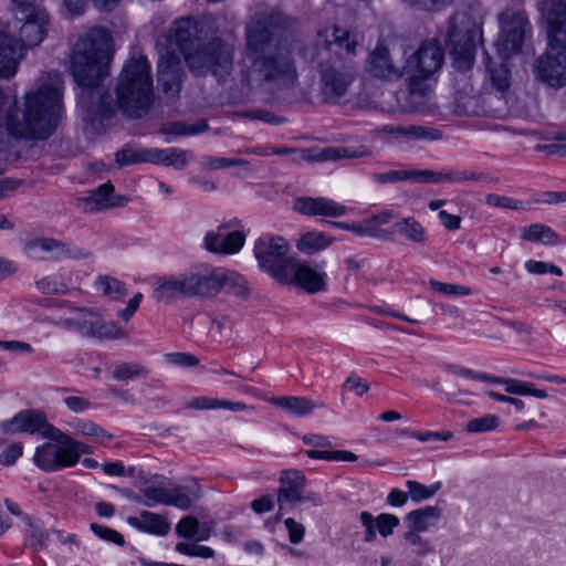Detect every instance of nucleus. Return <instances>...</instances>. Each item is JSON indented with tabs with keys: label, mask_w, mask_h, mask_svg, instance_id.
<instances>
[{
	"label": "nucleus",
	"mask_w": 566,
	"mask_h": 566,
	"mask_svg": "<svg viewBox=\"0 0 566 566\" xmlns=\"http://www.w3.org/2000/svg\"><path fill=\"white\" fill-rule=\"evenodd\" d=\"M50 442L39 446L33 455L34 464L45 472H55L72 467L71 436L54 428L45 437Z\"/></svg>",
	"instance_id": "f8f14e48"
},
{
	"label": "nucleus",
	"mask_w": 566,
	"mask_h": 566,
	"mask_svg": "<svg viewBox=\"0 0 566 566\" xmlns=\"http://www.w3.org/2000/svg\"><path fill=\"white\" fill-rule=\"evenodd\" d=\"M23 446L20 442L13 443L0 453L1 465H12L22 455Z\"/></svg>",
	"instance_id": "e2e57ef3"
},
{
	"label": "nucleus",
	"mask_w": 566,
	"mask_h": 566,
	"mask_svg": "<svg viewBox=\"0 0 566 566\" xmlns=\"http://www.w3.org/2000/svg\"><path fill=\"white\" fill-rule=\"evenodd\" d=\"M280 486L277 489L279 512L276 521H280L284 512L294 509L302 503V493L306 488L305 474L296 469L283 470L279 478Z\"/></svg>",
	"instance_id": "f3484780"
},
{
	"label": "nucleus",
	"mask_w": 566,
	"mask_h": 566,
	"mask_svg": "<svg viewBox=\"0 0 566 566\" xmlns=\"http://www.w3.org/2000/svg\"><path fill=\"white\" fill-rule=\"evenodd\" d=\"M548 46L534 64L535 77L549 87L566 85V0H545L541 7Z\"/></svg>",
	"instance_id": "423d86ee"
},
{
	"label": "nucleus",
	"mask_w": 566,
	"mask_h": 566,
	"mask_svg": "<svg viewBox=\"0 0 566 566\" xmlns=\"http://www.w3.org/2000/svg\"><path fill=\"white\" fill-rule=\"evenodd\" d=\"M483 174L460 169L448 171L415 170V182H462L483 180Z\"/></svg>",
	"instance_id": "393cba45"
},
{
	"label": "nucleus",
	"mask_w": 566,
	"mask_h": 566,
	"mask_svg": "<svg viewBox=\"0 0 566 566\" xmlns=\"http://www.w3.org/2000/svg\"><path fill=\"white\" fill-rule=\"evenodd\" d=\"M444 61V52L436 40L423 41L406 62L408 90L411 95L423 96L428 92L426 81L438 72Z\"/></svg>",
	"instance_id": "0eeeda50"
},
{
	"label": "nucleus",
	"mask_w": 566,
	"mask_h": 566,
	"mask_svg": "<svg viewBox=\"0 0 566 566\" xmlns=\"http://www.w3.org/2000/svg\"><path fill=\"white\" fill-rule=\"evenodd\" d=\"M500 33L496 48L506 60L521 51L525 34L530 30V21L522 10L507 9L499 15Z\"/></svg>",
	"instance_id": "ddd939ff"
},
{
	"label": "nucleus",
	"mask_w": 566,
	"mask_h": 566,
	"mask_svg": "<svg viewBox=\"0 0 566 566\" xmlns=\"http://www.w3.org/2000/svg\"><path fill=\"white\" fill-rule=\"evenodd\" d=\"M319 42L323 43L327 51L339 54L340 50H345L347 54L355 55L356 41L350 39L349 32L337 27L325 29L318 32Z\"/></svg>",
	"instance_id": "a878e982"
},
{
	"label": "nucleus",
	"mask_w": 566,
	"mask_h": 566,
	"mask_svg": "<svg viewBox=\"0 0 566 566\" xmlns=\"http://www.w3.org/2000/svg\"><path fill=\"white\" fill-rule=\"evenodd\" d=\"M420 532L408 531L403 534L405 541L415 547L413 554L417 556H424L432 552L430 542L419 535Z\"/></svg>",
	"instance_id": "864d4df0"
},
{
	"label": "nucleus",
	"mask_w": 566,
	"mask_h": 566,
	"mask_svg": "<svg viewBox=\"0 0 566 566\" xmlns=\"http://www.w3.org/2000/svg\"><path fill=\"white\" fill-rule=\"evenodd\" d=\"M208 129L206 120H200L196 124H187L185 122L168 123L163 127V133L166 135L175 136H192L203 133Z\"/></svg>",
	"instance_id": "a18cd8bd"
},
{
	"label": "nucleus",
	"mask_w": 566,
	"mask_h": 566,
	"mask_svg": "<svg viewBox=\"0 0 566 566\" xmlns=\"http://www.w3.org/2000/svg\"><path fill=\"white\" fill-rule=\"evenodd\" d=\"M366 69L371 76L382 80L392 81L402 75L400 69L392 63L389 51L381 45L370 53Z\"/></svg>",
	"instance_id": "b1692460"
},
{
	"label": "nucleus",
	"mask_w": 566,
	"mask_h": 566,
	"mask_svg": "<svg viewBox=\"0 0 566 566\" xmlns=\"http://www.w3.org/2000/svg\"><path fill=\"white\" fill-rule=\"evenodd\" d=\"M63 90V81L56 73L41 80L36 88L24 94L22 107L8 112L6 127L9 134L30 140L49 138L61 120Z\"/></svg>",
	"instance_id": "7ed1b4c3"
},
{
	"label": "nucleus",
	"mask_w": 566,
	"mask_h": 566,
	"mask_svg": "<svg viewBox=\"0 0 566 566\" xmlns=\"http://www.w3.org/2000/svg\"><path fill=\"white\" fill-rule=\"evenodd\" d=\"M200 496V488L198 484L188 488L184 485H175L168 489L169 505L180 510H187Z\"/></svg>",
	"instance_id": "e433bc0d"
},
{
	"label": "nucleus",
	"mask_w": 566,
	"mask_h": 566,
	"mask_svg": "<svg viewBox=\"0 0 566 566\" xmlns=\"http://www.w3.org/2000/svg\"><path fill=\"white\" fill-rule=\"evenodd\" d=\"M284 525L289 534V541L292 544L296 545L303 542L305 536V526L302 523L292 517H289L284 521Z\"/></svg>",
	"instance_id": "052dcab7"
},
{
	"label": "nucleus",
	"mask_w": 566,
	"mask_h": 566,
	"mask_svg": "<svg viewBox=\"0 0 566 566\" xmlns=\"http://www.w3.org/2000/svg\"><path fill=\"white\" fill-rule=\"evenodd\" d=\"M270 402L295 417H304L310 415L316 408L325 407L322 401H314L306 397L295 396L272 398Z\"/></svg>",
	"instance_id": "c756f323"
},
{
	"label": "nucleus",
	"mask_w": 566,
	"mask_h": 566,
	"mask_svg": "<svg viewBox=\"0 0 566 566\" xmlns=\"http://www.w3.org/2000/svg\"><path fill=\"white\" fill-rule=\"evenodd\" d=\"M358 155L344 147H329L322 150L319 155L321 160H337L342 158H354Z\"/></svg>",
	"instance_id": "69168bd1"
},
{
	"label": "nucleus",
	"mask_w": 566,
	"mask_h": 566,
	"mask_svg": "<svg viewBox=\"0 0 566 566\" xmlns=\"http://www.w3.org/2000/svg\"><path fill=\"white\" fill-rule=\"evenodd\" d=\"M403 2L416 7L421 10L432 11L439 10L448 4H451L453 0H402Z\"/></svg>",
	"instance_id": "338daca9"
},
{
	"label": "nucleus",
	"mask_w": 566,
	"mask_h": 566,
	"mask_svg": "<svg viewBox=\"0 0 566 566\" xmlns=\"http://www.w3.org/2000/svg\"><path fill=\"white\" fill-rule=\"evenodd\" d=\"M522 238L532 242L556 245L560 242L559 235L549 227L542 223H534L524 228Z\"/></svg>",
	"instance_id": "4c0bfd02"
},
{
	"label": "nucleus",
	"mask_w": 566,
	"mask_h": 566,
	"mask_svg": "<svg viewBox=\"0 0 566 566\" xmlns=\"http://www.w3.org/2000/svg\"><path fill=\"white\" fill-rule=\"evenodd\" d=\"M220 291H226L238 297H248L250 294L247 279L237 272L224 269L210 272V296L217 295Z\"/></svg>",
	"instance_id": "4be33fe9"
},
{
	"label": "nucleus",
	"mask_w": 566,
	"mask_h": 566,
	"mask_svg": "<svg viewBox=\"0 0 566 566\" xmlns=\"http://www.w3.org/2000/svg\"><path fill=\"white\" fill-rule=\"evenodd\" d=\"M126 521L138 531L159 536L166 535L170 530L165 517L149 511H142L138 516H128Z\"/></svg>",
	"instance_id": "cd10ccee"
},
{
	"label": "nucleus",
	"mask_w": 566,
	"mask_h": 566,
	"mask_svg": "<svg viewBox=\"0 0 566 566\" xmlns=\"http://www.w3.org/2000/svg\"><path fill=\"white\" fill-rule=\"evenodd\" d=\"M429 285L433 291L446 295H469L471 293L470 289L463 285L443 283L437 280H430Z\"/></svg>",
	"instance_id": "13d9d810"
},
{
	"label": "nucleus",
	"mask_w": 566,
	"mask_h": 566,
	"mask_svg": "<svg viewBox=\"0 0 566 566\" xmlns=\"http://www.w3.org/2000/svg\"><path fill=\"white\" fill-rule=\"evenodd\" d=\"M56 325L76 331L85 337L98 339H115L123 337L122 329L114 322L104 321L97 313L90 308H75L71 316L60 318Z\"/></svg>",
	"instance_id": "9d476101"
},
{
	"label": "nucleus",
	"mask_w": 566,
	"mask_h": 566,
	"mask_svg": "<svg viewBox=\"0 0 566 566\" xmlns=\"http://www.w3.org/2000/svg\"><path fill=\"white\" fill-rule=\"evenodd\" d=\"M35 286L43 294H64L70 289V282L62 274L54 273L38 280Z\"/></svg>",
	"instance_id": "a19ab883"
},
{
	"label": "nucleus",
	"mask_w": 566,
	"mask_h": 566,
	"mask_svg": "<svg viewBox=\"0 0 566 566\" xmlns=\"http://www.w3.org/2000/svg\"><path fill=\"white\" fill-rule=\"evenodd\" d=\"M65 406L72 411V412H83L91 408V401L84 397L78 396H69L64 398Z\"/></svg>",
	"instance_id": "774afa93"
},
{
	"label": "nucleus",
	"mask_w": 566,
	"mask_h": 566,
	"mask_svg": "<svg viewBox=\"0 0 566 566\" xmlns=\"http://www.w3.org/2000/svg\"><path fill=\"white\" fill-rule=\"evenodd\" d=\"M408 494L413 502H421L423 500L432 497L442 486L440 481L432 483L431 485H424L413 480L406 482Z\"/></svg>",
	"instance_id": "de8ad7c7"
},
{
	"label": "nucleus",
	"mask_w": 566,
	"mask_h": 566,
	"mask_svg": "<svg viewBox=\"0 0 566 566\" xmlns=\"http://www.w3.org/2000/svg\"><path fill=\"white\" fill-rule=\"evenodd\" d=\"M59 543L66 547V551L71 554H76L81 549V542L76 534H65L62 531H54Z\"/></svg>",
	"instance_id": "0e129e2a"
},
{
	"label": "nucleus",
	"mask_w": 566,
	"mask_h": 566,
	"mask_svg": "<svg viewBox=\"0 0 566 566\" xmlns=\"http://www.w3.org/2000/svg\"><path fill=\"white\" fill-rule=\"evenodd\" d=\"M441 517V510L437 506H426L411 511L407 515V522L411 531L426 532L433 527Z\"/></svg>",
	"instance_id": "473e14b6"
},
{
	"label": "nucleus",
	"mask_w": 566,
	"mask_h": 566,
	"mask_svg": "<svg viewBox=\"0 0 566 566\" xmlns=\"http://www.w3.org/2000/svg\"><path fill=\"white\" fill-rule=\"evenodd\" d=\"M485 203L490 207H499L511 210H518L524 208V202L520 200H515L513 198L506 196H500L495 193H490L485 197Z\"/></svg>",
	"instance_id": "6e6d98bb"
},
{
	"label": "nucleus",
	"mask_w": 566,
	"mask_h": 566,
	"mask_svg": "<svg viewBox=\"0 0 566 566\" xmlns=\"http://www.w3.org/2000/svg\"><path fill=\"white\" fill-rule=\"evenodd\" d=\"M319 94L323 102L337 104L346 96L354 76L340 57H329L318 67Z\"/></svg>",
	"instance_id": "9b49d317"
},
{
	"label": "nucleus",
	"mask_w": 566,
	"mask_h": 566,
	"mask_svg": "<svg viewBox=\"0 0 566 566\" xmlns=\"http://www.w3.org/2000/svg\"><path fill=\"white\" fill-rule=\"evenodd\" d=\"M505 391L510 395L532 396L538 399H546L548 397L546 390L535 388L532 382L514 378H506Z\"/></svg>",
	"instance_id": "37998d69"
},
{
	"label": "nucleus",
	"mask_w": 566,
	"mask_h": 566,
	"mask_svg": "<svg viewBox=\"0 0 566 566\" xmlns=\"http://www.w3.org/2000/svg\"><path fill=\"white\" fill-rule=\"evenodd\" d=\"M90 528L98 538L105 542L113 543L117 546H124L125 544L124 536L111 527L97 523H91Z\"/></svg>",
	"instance_id": "603ef678"
},
{
	"label": "nucleus",
	"mask_w": 566,
	"mask_h": 566,
	"mask_svg": "<svg viewBox=\"0 0 566 566\" xmlns=\"http://www.w3.org/2000/svg\"><path fill=\"white\" fill-rule=\"evenodd\" d=\"M95 287L103 295L117 301L126 295L125 285L117 279L108 275H101L95 281Z\"/></svg>",
	"instance_id": "79ce46f5"
},
{
	"label": "nucleus",
	"mask_w": 566,
	"mask_h": 566,
	"mask_svg": "<svg viewBox=\"0 0 566 566\" xmlns=\"http://www.w3.org/2000/svg\"><path fill=\"white\" fill-rule=\"evenodd\" d=\"M525 269L527 272L532 274H545V273H552L557 276H560L563 274L562 270L549 263H545L542 261H535V260H528L525 262Z\"/></svg>",
	"instance_id": "bf43d9fd"
},
{
	"label": "nucleus",
	"mask_w": 566,
	"mask_h": 566,
	"mask_svg": "<svg viewBox=\"0 0 566 566\" xmlns=\"http://www.w3.org/2000/svg\"><path fill=\"white\" fill-rule=\"evenodd\" d=\"M289 242L279 235L263 234L254 243V256L262 271L269 273L276 282L284 277V273L294 258L287 255Z\"/></svg>",
	"instance_id": "1a4fd4ad"
},
{
	"label": "nucleus",
	"mask_w": 566,
	"mask_h": 566,
	"mask_svg": "<svg viewBox=\"0 0 566 566\" xmlns=\"http://www.w3.org/2000/svg\"><path fill=\"white\" fill-rule=\"evenodd\" d=\"M294 209L305 216L339 218L346 214L347 207L327 197H304L294 201Z\"/></svg>",
	"instance_id": "412c9836"
},
{
	"label": "nucleus",
	"mask_w": 566,
	"mask_h": 566,
	"mask_svg": "<svg viewBox=\"0 0 566 566\" xmlns=\"http://www.w3.org/2000/svg\"><path fill=\"white\" fill-rule=\"evenodd\" d=\"M186 407L195 410L229 409L232 411H243L247 409L243 402L211 397H195L186 402Z\"/></svg>",
	"instance_id": "f704fd0d"
},
{
	"label": "nucleus",
	"mask_w": 566,
	"mask_h": 566,
	"mask_svg": "<svg viewBox=\"0 0 566 566\" xmlns=\"http://www.w3.org/2000/svg\"><path fill=\"white\" fill-rule=\"evenodd\" d=\"M55 427L51 424L43 411L28 409L18 412L9 420L0 423V431L3 434H40L45 438Z\"/></svg>",
	"instance_id": "dca6fc26"
},
{
	"label": "nucleus",
	"mask_w": 566,
	"mask_h": 566,
	"mask_svg": "<svg viewBox=\"0 0 566 566\" xmlns=\"http://www.w3.org/2000/svg\"><path fill=\"white\" fill-rule=\"evenodd\" d=\"M398 525L399 518L392 514L381 513L375 518V526L384 537L391 535Z\"/></svg>",
	"instance_id": "5fc2aeb1"
},
{
	"label": "nucleus",
	"mask_w": 566,
	"mask_h": 566,
	"mask_svg": "<svg viewBox=\"0 0 566 566\" xmlns=\"http://www.w3.org/2000/svg\"><path fill=\"white\" fill-rule=\"evenodd\" d=\"M187 154L186 150L178 148L122 149L116 154V161L120 166L151 163L184 168L188 163Z\"/></svg>",
	"instance_id": "4468645a"
},
{
	"label": "nucleus",
	"mask_w": 566,
	"mask_h": 566,
	"mask_svg": "<svg viewBox=\"0 0 566 566\" xmlns=\"http://www.w3.org/2000/svg\"><path fill=\"white\" fill-rule=\"evenodd\" d=\"M112 35L102 27L87 30L76 41L71 55V71L78 85L77 107L83 118L95 122L116 109L129 118H142L154 103L150 64L145 56L132 57L123 66L116 85V102L101 83L109 74Z\"/></svg>",
	"instance_id": "f257e3e1"
},
{
	"label": "nucleus",
	"mask_w": 566,
	"mask_h": 566,
	"mask_svg": "<svg viewBox=\"0 0 566 566\" xmlns=\"http://www.w3.org/2000/svg\"><path fill=\"white\" fill-rule=\"evenodd\" d=\"M500 419L495 415H485L481 418L472 419L467 424L469 432H486L499 427Z\"/></svg>",
	"instance_id": "3c124183"
},
{
	"label": "nucleus",
	"mask_w": 566,
	"mask_h": 566,
	"mask_svg": "<svg viewBox=\"0 0 566 566\" xmlns=\"http://www.w3.org/2000/svg\"><path fill=\"white\" fill-rule=\"evenodd\" d=\"M177 276L182 297L210 296V273L187 272Z\"/></svg>",
	"instance_id": "bb28decb"
},
{
	"label": "nucleus",
	"mask_w": 566,
	"mask_h": 566,
	"mask_svg": "<svg viewBox=\"0 0 566 566\" xmlns=\"http://www.w3.org/2000/svg\"><path fill=\"white\" fill-rule=\"evenodd\" d=\"M114 187L111 182L103 184L90 192L88 196L78 199L85 211H101L117 206L112 193Z\"/></svg>",
	"instance_id": "c85d7f7f"
},
{
	"label": "nucleus",
	"mask_w": 566,
	"mask_h": 566,
	"mask_svg": "<svg viewBox=\"0 0 566 566\" xmlns=\"http://www.w3.org/2000/svg\"><path fill=\"white\" fill-rule=\"evenodd\" d=\"M184 74L179 54L170 46L165 48L157 64V82L167 96L179 94Z\"/></svg>",
	"instance_id": "6ab92c4d"
},
{
	"label": "nucleus",
	"mask_w": 566,
	"mask_h": 566,
	"mask_svg": "<svg viewBox=\"0 0 566 566\" xmlns=\"http://www.w3.org/2000/svg\"><path fill=\"white\" fill-rule=\"evenodd\" d=\"M441 138V133L438 129L426 128L423 126L408 125L406 127L405 137L402 142L410 140H437Z\"/></svg>",
	"instance_id": "09e8293b"
},
{
	"label": "nucleus",
	"mask_w": 566,
	"mask_h": 566,
	"mask_svg": "<svg viewBox=\"0 0 566 566\" xmlns=\"http://www.w3.org/2000/svg\"><path fill=\"white\" fill-rule=\"evenodd\" d=\"M302 441L304 444L310 446L312 448H321L324 450H307L305 454L310 459L315 460H326V461H344V462H355L358 457L350 451L346 450H327V448L332 447V442L325 436L317 433H306L302 437Z\"/></svg>",
	"instance_id": "5701e85b"
},
{
	"label": "nucleus",
	"mask_w": 566,
	"mask_h": 566,
	"mask_svg": "<svg viewBox=\"0 0 566 566\" xmlns=\"http://www.w3.org/2000/svg\"><path fill=\"white\" fill-rule=\"evenodd\" d=\"M392 234H399L413 243H423L427 238L426 229L412 217H407L392 224L389 231Z\"/></svg>",
	"instance_id": "72a5a7b5"
},
{
	"label": "nucleus",
	"mask_w": 566,
	"mask_h": 566,
	"mask_svg": "<svg viewBox=\"0 0 566 566\" xmlns=\"http://www.w3.org/2000/svg\"><path fill=\"white\" fill-rule=\"evenodd\" d=\"M229 224H221L207 232L203 247L214 254H234L241 250L245 237L241 231H229Z\"/></svg>",
	"instance_id": "aec40b11"
},
{
	"label": "nucleus",
	"mask_w": 566,
	"mask_h": 566,
	"mask_svg": "<svg viewBox=\"0 0 566 566\" xmlns=\"http://www.w3.org/2000/svg\"><path fill=\"white\" fill-rule=\"evenodd\" d=\"M127 497L145 506L153 507L157 504L169 505L168 489L159 486H148L143 490V497L128 492Z\"/></svg>",
	"instance_id": "ea45409f"
},
{
	"label": "nucleus",
	"mask_w": 566,
	"mask_h": 566,
	"mask_svg": "<svg viewBox=\"0 0 566 566\" xmlns=\"http://www.w3.org/2000/svg\"><path fill=\"white\" fill-rule=\"evenodd\" d=\"M448 45L454 66L460 71L469 70L474 61L476 38L481 30L463 14L454 15L449 23Z\"/></svg>",
	"instance_id": "6e6552de"
},
{
	"label": "nucleus",
	"mask_w": 566,
	"mask_h": 566,
	"mask_svg": "<svg viewBox=\"0 0 566 566\" xmlns=\"http://www.w3.org/2000/svg\"><path fill=\"white\" fill-rule=\"evenodd\" d=\"M334 241V238L324 232L311 231L303 234L296 242V248L304 254H314L325 250Z\"/></svg>",
	"instance_id": "c9c22d12"
},
{
	"label": "nucleus",
	"mask_w": 566,
	"mask_h": 566,
	"mask_svg": "<svg viewBox=\"0 0 566 566\" xmlns=\"http://www.w3.org/2000/svg\"><path fill=\"white\" fill-rule=\"evenodd\" d=\"M23 523L28 527L24 545L33 552H40L48 547L50 532L44 523L35 516H23Z\"/></svg>",
	"instance_id": "7c9ffc66"
},
{
	"label": "nucleus",
	"mask_w": 566,
	"mask_h": 566,
	"mask_svg": "<svg viewBox=\"0 0 566 566\" xmlns=\"http://www.w3.org/2000/svg\"><path fill=\"white\" fill-rule=\"evenodd\" d=\"M13 13L7 30H0V78L14 76L24 51L40 44L46 34L48 14L40 6L22 2Z\"/></svg>",
	"instance_id": "39448f33"
},
{
	"label": "nucleus",
	"mask_w": 566,
	"mask_h": 566,
	"mask_svg": "<svg viewBox=\"0 0 566 566\" xmlns=\"http://www.w3.org/2000/svg\"><path fill=\"white\" fill-rule=\"evenodd\" d=\"M27 256L33 260H45L46 254L51 259L73 258L85 259L91 256L88 251L71 247L67 243L50 238H36L29 240L23 249Z\"/></svg>",
	"instance_id": "a211bd4d"
},
{
	"label": "nucleus",
	"mask_w": 566,
	"mask_h": 566,
	"mask_svg": "<svg viewBox=\"0 0 566 566\" xmlns=\"http://www.w3.org/2000/svg\"><path fill=\"white\" fill-rule=\"evenodd\" d=\"M490 77L493 86L500 91L504 92L510 86V72L506 65L501 64L494 69H490Z\"/></svg>",
	"instance_id": "4d7b16f0"
},
{
	"label": "nucleus",
	"mask_w": 566,
	"mask_h": 566,
	"mask_svg": "<svg viewBox=\"0 0 566 566\" xmlns=\"http://www.w3.org/2000/svg\"><path fill=\"white\" fill-rule=\"evenodd\" d=\"M283 276L279 283L294 285L310 294L326 290V272L307 262L294 259Z\"/></svg>",
	"instance_id": "2eb2a0df"
},
{
	"label": "nucleus",
	"mask_w": 566,
	"mask_h": 566,
	"mask_svg": "<svg viewBox=\"0 0 566 566\" xmlns=\"http://www.w3.org/2000/svg\"><path fill=\"white\" fill-rule=\"evenodd\" d=\"M167 42L178 48L190 71L197 75L212 73L223 78L232 70L233 48L218 36L208 40L203 24L195 18L184 17L174 21Z\"/></svg>",
	"instance_id": "20e7f679"
},
{
	"label": "nucleus",
	"mask_w": 566,
	"mask_h": 566,
	"mask_svg": "<svg viewBox=\"0 0 566 566\" xmlns=\"http://www.w3.org/2000/svg\"><path fill=\"white\" fill-rule=\"evenodd\" d=\"M241 84L251 91L277 93L298 80L293 42L280 34L277 19L258 14L245 25V51L239 62Z\"/></svg>",
	"instance_id": "f03ea898"
},
{
	"label": "nucleus",
	"mask_w": 566,
	"mask_h": 566,
	"mask_svg": "<svg viewBox=\"0 0 566 566\" xmlns=\"http://www.w3.org/2000/svg\"><path fill=\"white\" fill-rule=\"evenodd\" d=\"M165 359L176 366L192 367L198 365L199 359L188 353H170L165 355Z\"/></svg>",
	"instance_id": "680f3d73"
},
{
	"label": "nucleus",
	"mask_w": 566,
	"mask_h": 566,
	"mask_svg": "<svg viewBox=\"0 0 566 566\" xmlns=\"http://www.w3.org/2000/svg\"><path fill=\"white\" fill-rule=\"evenodd\" d=\"M154 297L158 302H169L175 298H182L180 284L177 275H169L158 280L154 290Z\"/></svg>",
	"instance_id": "58836bf2"
},
{
	"label": "nucleus",
	"mask_w": 566,
	"mask_h": 566,
	"mask_svg": "<svg viewBox=\"0 0 566 566\" xmlns=\"http://www.w3.org/2000/svg\"><path fill=\"white\" fill-rule=\"evenodd\" d=\"M212 528V522L200 523L195 516H185L178 522L176 533L184 538L207 541L211 535Z\"/></svg>",
	"instance_id": "2f4dec72"
},
{
	"label": "nucleus",
	"mask_w": 566,
	"mask_h": 566,
	"mask_svg": "<svg viewBox=\"0 0 566 566\" xmlns=\"http://www.w3.org/2000/svg\"><path fill=\"white\" fill-rule=\"evenodd\" d=\"M371 178L377 184H392L403 180L415 181V170H390L374 174Z\"/></svg>",
	"instance_id": "8fccbe9b"
},
{
	"label": "nucleus",
	"mask_w": 566,
	"mask_h": 566,
	"mask_svg": "<svg viewBox=\"0 0 566 566\" xmlns=\"http://www.w3.org/2000/svg\"><path fill=\"white\" fill-rule=\"evenodd\" d=\"M74 431L77 434L94 438L98 440H112L113 434L107 432L104 428L98 426L92 420L77 419L73 424Z\"/></svg>",
	"instance_id": "49530a36"
},
{
	"label": "nucleus",
	"mask_w": 566,
	"mask_h": 566,
	"mask_svg": "<svg viewBox=\"0 0 566 566\" xmlns=\"http://www.w3.org/2000/svg\"><path fill=\"white\" fill-rule=\"evenodd\" d=\"M149 370L135 361H126L117 364L113 371L112 376L117 381H128L130 379L147 376Z\"/></svg>",
	"instance_id": "c03bdc74"
}]
</instances>
